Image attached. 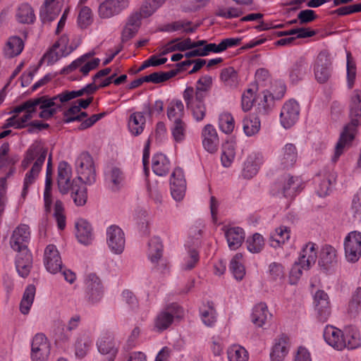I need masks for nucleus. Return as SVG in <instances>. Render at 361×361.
<instances>
[{
	"label": "nucleus",
	"instance_id": "f257e3e1",
	"mask_svg": "<svg viewBox=\"0 0 361 361\" xmlns=\"http://www.w3.org/2000/svg\"><path fill=\"white\" fill-rule=\"evenodd\" d=\"M348 109L350 122L344 127L336 145L334 154L332 157L334 162L337 161L341 155L351 147L357 132V127L361 124L360 90L355 89L351 93Z\"/></svg>",
	"mask_w": 361,
	"mask_h": 361
},
{
	"label": "nucleus",
	"instance_id": "f03ea898",
	"mask_svg": "<svg viewBox=\"0 0 361 361\" xmlns=\"http://www.w3.org/2000/svg\"><path fill=\"white\" fill-rule=\"evenodd\" d=\"M78 177L73 180L91 185L96 180L94 163L92 156L87 152L81 153L75 161Z\"/></svg>",
	"mask_w": 361,
	"mask_h": 361
},
{
	"label": "nucleus",
	"instance_id": "7ed1b4c3",
	"mask_svg": "<svg viewBox=\"0 0 361 361\" xmlns=\"http://www.w3.org/2000/svg\"><path fill=\"white\" fill-rule=\"evenodd\" d=\"M183 97L187 108L190 111L193 118L199 122L206 116L207 108L205 98L197 97L193 94L192 87H187L183 93Z\"/></svg>",
	"mask_w": 361,
	"mask_h": 361
},
{
	"label": "nucleus",
	"instance_id": "20e7f679",
	"mask_svg": "<svg viewBox=\"0 0 361 361\" xmlns=\"http://www.w3.org/2000/svg\"><path fill=\"white\" fill-rule=\"evenodd\" d=\"M301 180L298 177L286 176L274 183L271 192L274 195H282L286 197H292L301 190Z\"/></svg>",
	"mask_w": 361,
	"mask_h": 361
},
{
	"label": "nucleus",
	"instance_id": "39448f33",
	"mask_svg": "<svg viewBox=\"0 0 361 361\" xmlns=\"http://www.w3.org/2000/svg\"><path fill=\"white\" fill-rule=\"evenodd\" d=\"M85 298L92 304L99 302L104 294V288L100 279L94 273H90L85 276Z\"/></svg>",
	"mask_w": 361,
	"mask_h": 361
},
{
	"label": "nucleus",
	"instance_id": "423d86ee",
	"mask_svg": "<svg viewBox=\"0 0 361 361\" xmlns=\"http://www.w3.org/2000/svg\"><path fill=\"white\" fill-rule=\"evenodd\" d=\"M345 256L348 262L354 263L361 257V233L352 231L344 240Z\"/></svg>",
	"mask_w": 361,
	"mask_h": 361
},
{
	"label": "nucleus",
	"instance_id": "0eeeda50",
	"mask_svg": "<svg viewBox=\"0 0 361 361\" xmlns=\"http://www.w3.org/2000/svg\"><path fill=\"white\" fill-rule=\"evenodd\" d=\"M94 55V52H89L83 54L80 57L73 61L70 65L64 67L61 71V74H68L77 68H80V72L83 75H87L90 71L95 69L99 64L100 60L97 58L90 61L87 60Z\"/></svg>",
	"mask_w": 361,
	"mask_h": 361
},
{
	"label": "nucleus",
	"instance_id": "6e6552de",
	"mask_svg": "<svg viewBox=\"0 0 361 361\" xmlns=\"http://www.w3.org/2000/svg\"><path fill=\"white\" fill-rule=\"evenodd\" d=\"M300 114L299 104L295 99H290L283 105L280 114V122L282 126L288 129L298 120Z\"/></svg>",
	"mask_w": 361,
	"mask_h": 361
},
{
	"label": "nucleus",
	"instance_id": "1a4fd4ad",
	"mask_svg": "<svg viewBox=\"0 0 361 361\" xmlns=\"http://www.w3.org/2000/svg\"><path fill=\"white\" fill-rule=\"evenodd\" d=\"M50 353V345L42 334L35 336L32 342L31 359L32 361H47Z\"/></svg>",
	"mask_w": 361,
	"mask_h": 361
},
{
	"label": "nucleus",
	"instance_id": "9d476101",
	"mask_svg": "<svg viewBox=\"0 0 361 361\" xmlns=\"http://www.w3.org/2000/svg\"><path fill=\"white\" fill-rule=\"evenodd\" d=\"M106 242L111 252L121 253L125 247V235L122 229L116 225L109 226L106 230Z\"/></svg>",
	"mask_w": 361,
	"mask_h": 361
},
{
	"label": "nucleus",
	"instance_id": "9b49d317",
	"mask_svg": "<svg viewBox=\"0 0 361 361\" xmlns=\"http://www.w3.org/2000/svg\"><path fill=\"white\" fill-rule=\"evenodd\" d=\"M178 305L171 304L161 311L155 317L154 327L156 331L161 332L167 329L173 322L178 314Z\"/></svg>",
	"mask_w": 361,
	"mask_h": 361
},
{
	"label": "nucleus",
	"instance_id": "f8f14e48",
	"mask_svg": "<svg viewBox=\"0 0 361 361\" xmlns=\"http://www.w3.org/2000/svg\"><path fill=\"white\" fill-rule=\"evenodd\" d=\"M128 6L129 0H105L99 6V16L102 18H109L118 15Z\"/></svg>",
	"mask_w": 361,
	"mask_h": 361
},
{
	"label": "nucleus",
	"instance_id": "ddd939ff",
	"mask_svg": "<svg viewBox=\"0 0 361 361\" xmlns=\"http://www.w3.org/2000/svg\"><path fill=\"white\" fill-rule=\"evenodd\" d=\"M72 168L66 161H61L58 166L57 185L59 192L67 194L73 185V180L71 181Z\"/></svg>",
	"mask_w": 361,
	"mask_h": 361
},
{
	"label": "nucleus",
	"instance_id": "4468645a",
	"mask_svg": "<svg viewBox=\"0 0 361 361\" xmlns=\"http://www.w3.org/2000/svg\"><path fill=\"white\" fill-rule=\"evenodd\" d=\"M30 228L26 224L19 225L13 232L10 244L15 251L28 250L27 243L30 239Z\"/></svg>",
	"mask_w": 361,
	"mask_h": 361
},
{
	"label": "nucleus",
	"instance_id": "2eb2a0df",
	"mask_svg": "<svg viewBox=\"0 0 361 361\" xmlns=\"http://www.w3.org/2000/svg\"><path fill=\"white\" fill-rule=\"evenodd\" d=\"M315 310L319 321L325 322L331 314V307L329 295L324 290H317L314 296Z\"/></svg>",
	"mask_w": 361,
	"mask_h": 361
},
{
	"label": "nucleus",
	"instance_id": "dca6fc26",
	"mask_svg": "<svg viewBox=\"0 0 361 361\" xmlns=\"http://www.w3.org/2000/svg\"><path fill=\"white\" fill-rule=\"evenodd\" d=\"M337 255L334 247L325 245L321 250L318 264L325 273L332 271L337 265Z\"/></svg>",
	"mask_w": 361,
	"mask_h": 361
},
{
	"label": "nucleus",
	"instance_id": "f3484780",
	"mask_svg": "<svg viewBox=\"0 0 361 361\" xmlns=\"http://www.w3.org/2000/svg\"><path fill=\"white\" fill-rule=\"evenodd\" d=\"M331 61L328 55L321 52L317 59L314 66V75L319 83H325L331 77Z\"/></svg>",
	"mask_w": 361,
	"mask_h": 361
},
{
	"label": "nucleus",
	"instance_id": "a211bd4d",
	"mask_svg": "<svg viewBox=\"0 0 361 361\" xmlns=\"http://www.w3.org/2000/svg\"><path fill=\"white\" fill-rule=\"evenodd\" d=\"M46 269L51 274H56L62 269V261L57 248L54 245L47 246L44 254Z\"/></svg>",
	"mask_w": 361,
	"mask_h": 361
},
{
	"label": "nucleus",
	"instance_id": "6ab92c4d",
	"mask_svg": "<svg viewBox=\"0 0 361 361\" xmlns=\"http://www.w3.org/2000/svg\"><path fill=\"white\" fill-rule=\"evenodd\" d=\"M40 98L49 103V106L45 107L44 110L41 111L39 114V117L45 120H48L51 118L57 112L58 109H61V106L59 104L56 105L55 100L59 99L61 103L71 100L67 91H64L53 97H49L47 95H43L41 96Z\"/></svg>",
	"mask_w": 361,
	"mask_h": 361
},
{
	"label": "nucleus",
	"instance_id": "aec40b11",
	"mask_svg": "<svg viewBox=\"0 0 361 361\" xmlns=\"http://www.w3.org/2000/svg\"><path fill=\"white\" fill-rule=\"evenodd\" d=\"M148 257L157 269H165L166 265L162 259L163 245L159 238L154 237L148 243Z\"/></svg>",
	"mask_w": 361,
	"mask_h": 361
},
{
	"label": "nucleus",
	"instance_id": "412c9836",
	"mask_svg": "<svg viewBox=\"0 0 361 361\" xmlns=\"http://www.w3.org/2000/svg\"><path fill=\"white\" fill-rule=\"evenodd\" d=\"M63 4V0H44L39 13L43 23L55 20L61 11Z\"/></svg>",
	"mask_w": 361,
	"mask_h": 361
},
{
	"label": "nucleus",
	"instance_id": "4be33fe9",
	"mask_svg": "<svg viewBox=\"0 0 361 361\" xmlns=\"http://www.w3.org/2000/svg\"><path fill=\"white\" fill-rule=\"evenodd\" d=\"M324 338L326 343L337 350L345 348L343 331L335 326L327 325L324 330Z\"/></svg>",
	"mask_w": 361,
	"mask_h": 361
},
{
	"label": "nucleus",
	"instance_id": "5701e85b",
	"mask_svg": "<svg viewBox=\"0 0 361 361\" xmlns=\"http://www.w3.org/2000/svg\"><path fill=\"white\" fill-rule=\"evenodd\" d=\"M309 63L304 58H300L288 69V78L292 84H298L310 72Z\"/></svg>",
	"mask_w": 361,
	"mask_h": 361
},
{
	"label": "nucleus",
	"instance_id": "b1692460",
	"mask_svg": "<svg viewBox=\"0 0 361 361\" xmlns=\"http://www.w3.org/2000/svg\"><path fill=\"white\" fill-rule=\"evenodd\" d=\"M317 245L312 242L306 243L302 248L298 258L305 270H308L314 265L317 259Z\"/></svg>",
	"mask_w": 361,
	"mask_h": 361
},
{
	"label": "nucleus",
	"instance_id": "393cba45",
	"mask_svg": "<svg viewBox=\"0 0 361 361\" xmlns=\"http://www.w3.org/2000/svg\"><path fill=\"white\" fill-rule=\"evenodd\" d=\"M47 154V148L44 147L39 143H34L30 146L25 152V157L21 161V167L25 170L33 161H38L41 156L44 157L43 164L45 161Z\"/></svg>",
	"mask_w": 361,
	"mask_h": 361
},
{
	"label": "nucleus",
	"instance_id": "a878e982",
	"mask_svg": "<svg viewBox=\"0 0 361 361\" xmlns=\"http://www.w3.org/2000/svg\"><path fill=\"white\" fill-rule=\"evenodd\" d=\"M202 145L204 148L210 153L218 149L219 137L214 127L211 124L206 125L202 131Z\"/></svg>",
	"mask_w": 361,
	"mask_h": 361
},
{
	"label": "nucleus",
	"instance_id": "bb28decb",
	"mask_svg": "<svg viewBox=\"0 0 361 361\" xmlns=\"http://www.w3.org/2000/svg\"><path fill=\"white\" fill-rule=\"evenodd\" d=\"M289 348V338L286 335L282 334L275 340L272 347L270 358L271 361H282L288 354Z\"/></svg>",
	"mask_w": 361,
	"mask_h": 361
},
{
	"label": "nucleus",
	"instance_id": "cd10ccee",
	"mask_svg": "<svg viewBox=\"0 0 361 361\" xmlns=\"http://www.w3.org/2000/svg\"><path fill=\"white\" fill-rule=\"evenodd\" d=\"M298 157V149L294 144H286L281 151L280 164L283 169L293 167Z\"/></svg>",
	"mask_w": 361,
	"mask_h": 361
},
{
	"label": "nucleus",
	"instance_id": "c85d7f7f",
	"mask_svg": "<svg viewBox=\"0 0 361 361\" xmlns=\"http://www.w3.org/2000/svg\"><path fill=\"white\" fill-rule=\"evenodd\" d=\"M97 348L100 353L109 355L108 361L114 360L118 350L115 346V342L112 335L106 334L102 336L97 342Z\"/></svg>",
	"mask_w": 361,
	"mask_h": 361
},
{
	"label": "nucleus",
	"instance_id": "c756f323",
	"mask_svg": "<svg viewBox=\"0 0 361 361\" xmlns=\"http://www.w3.org/2000/svg\"><path fill=\"white\" fill-rule=\"evenodd\" d=\"M219 80L222 85L228 90H234L239 84V77L237 71L229 66L221 70Z\"/></svg>",
	"mask_w": 361,
	"mask_h": 361
},
{
	"label": "nucleus",
	"instance_id": "7c9ffc66",
	"mask_svg": "<svg viewBox=\"0 0 361 361\" xmlns=\"http://www.w3.org/2000/svg\"><path fill=\"white\" fill-rule=\"evenodd\" d=\"M16 267L19 275L23 278L28 276L32 267V255L29 250L18 251Z\"/></svg>",
	"mask_w": 361,
	"mask_h": 361
},
{
	"label": "nucleus",
	"instance_id": "2f4dec72",
	"mask_svg": "<svg viewBox=\"0 0 361 361\" xmlns=\"http://www.w3.org/2000/svg\"><path fill=\"white\" fill-rule=\"evenodd\" d=\"M240 38H226L219 44L209 43L202 47L204 55L207 56L210 52L221 53L228 48L238 46L240 44Z\"/></svg>",
	"mask_w": 361,
	"mask_h": 361
},
{
	"label": "nucleus",
	"instance_id": "473e14b6",
	"mask_svg": "<svg viewBox=\"0 0 361 361\" xmlns=\"http://www.w3.org/2000/svg\"><path fill=\"white\" fill-rule=\"evenodd\" d=\"M76 237L84 245H89L93 239L91 225L85 219H79L75 224Z\"/></svg>",
	"mask_w": 361,
	"mask_h": 361
},
{
	"label": "nucleus",
	"instance_id": "72a5a7b5",
	"mask_svg": "<svg viewBox=\"0 0 361 361\" xmlns=\"http://www.w3.org/2000/svg\"><path fill=\"white\" fill-rule=\"evenodd\" d=\"M271 317V314L269 312L266 303L260 302L254 307L251 319L255 326L262 327Z\"/></svg>",
	"mask_w": 361,
	"mask_h": 361
},
{
	"label": "nucleus",
	"instance_id": "f704fd0d",
	"mask_svg": "<svg viewBox=\"0 0 361 361\" xmlns=\"http://www.w3.org/2000/svg\"><path fill=\"white\" fill-rule=\"evenodd\" d=\"M225 236L229 248L235 250L242 245L245 239V233L241 228L233 227L226 231Z\"/></svg>",
	"mask_w": 361,
	"mask_h": 361
},
{
	"label": "nucleus",
	"instance_id": "c9c22d12",
	"mask_svg": "<svg viewBox=\"0 0 361 361\" xmlns=\"http://www.w3.org/2000/svg\"><path fill=\"white\" fill-rule=\"evenodd\" d=\"M260 164L261 159L258 155L255 154L249 155L244 163L243 176L247 179L252 178L257 173Z\"/></svg>",
	"mask_w": 361,
	"mask_h": 361
},
{
	"label": "nucleus",
	"instance_id": "e433bc0d",
	"mask_svg": "<svg viewBox=\"0 0 361 361\" xmlns=\"http://www.w3.org/2000/svg\"><path fill=\"white\" fill-rule=\"evenodd\" d=\"M317 178V192L319 196L324 197L329 194L330 186L335 182V174L330 172H324L322 174H319Z\"/></svg>",
	"mask_w": 361,
	"mask_h": 361
},
{
	"label": "nucleus",
	"instance_id": "4c0bfd02",
	"mask_svg": "<svg viewBox=\"0 0 361 361\" xmlns=\"http://www.w3.org/2000/svg\"><path fill=\"white\" fill-rule=\"evenodd\" d=\"M49 104L46 100L40 98V97L28 99L20 105L15 106L11 111L10 114H14L17 115L23 111H25L29 109H32L35 106H39V109L43 111L45 107H49Z\"/></svg>",
	"mask_w": 361,
	"mask_h": 361
},
{
	"label": "nucleus",
	"instance_id": "58836bf2",
	"mask_svg": "<svg viewBox=\"0 0 361 361\" xmlns=\"http://www.w3.org/2000/svg\"><path fill=\"white\" fill-rule=\"evenodd\" d=\"M24 48V42L17 36L11 37L4 48V54L8 58H13L19 55Z\"/></svg>",
	"mask_w": 361,
	"mask_h": 361
},
{
	"label": "nucleus",
	"instance_id": "ea45409f",
	"mask_svg": "<svg viewBox=\"0 0 361 361\" xmlns=\"http://www.w3.org/2000/svg\"><path fill=\"white\" fill-rule=\"evenodd\" d=\"M213 84V78L209 75H202L197 82L195 88L192 87L193 94L200 98H206Z\"/></svg>",
	"mask_w": 361,
	"mask_h": 361
},
{
	"label": "nucleus",
	"instance_id": "a19ab883",
	"mask_svg": "<svg viewBox=\"0 0 361 361\" xmlns=\"http://www.w3.org/2000/svg\"><path fill=\"white\" fill-rule=\"evenodd\" d=\"M16 16L17 20L23 24L33 23L36 18L33 8L27 3L19 6Z\"/></svg>",
	"mask_w": 361,
	"mask_h": 361
},
{
	"label": "nucleus",
	"instance_id": "79ce46f5",
	"mask_svg": "<svg viewBox=\"0 0 361 361\" xmlns=\"http://www.w3.org/2000/svg\"><path fill=\"white\" fill-rule=\"evenodd\" d=\"M170 169V162L163 154H157L152 158V170L159 176H165Z\"/></svg>",
	"mask_w": 361,
	"mask_h": 361
},
{
	"label": "nucleus",
	"instance_id": "37998d69",
	"mask_svg": "<svg viewBox=\"0 0 361 361\" xmlns=\"http://www.w3.org/2000/svg\"><path fill=\"white\" fill-rule=\"evenodd\" d=\"M84 184V183L73 180V185L71 188V190L72 191V197L74 203L77 206H82L87 202V188Z\"/></svg>",
	"mask_w": 361,
	"mask_h": 361
},
{
	"label": "nucleus",
	"instance_id": "c03bdc74",
	"mask_svg": "<svg viewBox=\"0 0 361 361\" xmlns=\"http://www.w3.org/2000/svg\"><path fill=\"white\" fill-rule=\"evenodd\" d=\"M343 340L345 343V348L355 349L360 345V334L358 330L353 326L346 327L343 331Z\"/></svg>",
	"mask_w": 361,
	"mask_h": 361
},
{
	"label": "nucleus",
	"instance_id": "a18cd8bd",
	"mask_svg": "<svg viewBox=\"0 0 361 361\" xmlns=\"http://www.w3.org/2000/svg\"><path fill=\"white\" fill-rule=\"evenodd\" d=\"M145 118L142 112H135L130 116L128 121V128L134 135H140L145 124Z\"/></svg>",
	"mask_w": 361,
	"mask_h": 361
},
{
	"label": "nucleus",
	"instance_id": "49530a36",
	"mask_svg": "<svg viewBox=\"0 0 361 361\" xmlns=\"http://www.w3.org/2000/svg\"><path fill=\"white\" fill-rule=\"evenodd\" d=\"M184 116V105L180 100H173L167 108V116L172 121H183Z\"/></svg>",
	"mask_w": 361,
	"mask_h": 361
},
{
	"label": "nucleus",
	"instance_id": "de8ad7c7",
	"mask_svg": "<svg viewBox=\"0 0 361 361\" xmlns=\"http://www.w3.org/2000/svg\"><path fill=\"white\" fill-rule=\"evenodd\" d=\"M179 71L180 69L175 68L167 72H154L148 75H145L144 80H145V82L159 84L176 76L179 73Z\"/></svg>",
	"mask_w": 361,
	"mask_h": 361
},
{
	"label": "nucleus",
	"instance_id": "09e8293b",
	"mask_svg": "<svg viewBox=\"0 0 361 361\" xmlns=\"http://www.w3.org/2000/svg\"><path fill=\"white\" fill-rule=\"evenodd\" d=\"M290 238V230L286 226H281L275 230L270 236V245L273 247H280Z\"/></svg>",
	"mask_w": 361,
	"mask_h": 361
},
{
	"label": "nucleus",
	"instance_id": "8fccbe9b",
	"mask_svg": "<svg viewBox=\"0 0 361 361\" xmlns=\"http://www.w3.org/2000/svg\"><path fill=\"white\" fill-rule=\"evenodd\" d=\"M106 180L113 190H117L124 180L123 173L116 167L106 173Z\"/></svg>",
	"mask_w": 361,
	"mask_h": 361
},
{
	"label": "nucleus",
	"instance_id": "3c124183",
	"mask_svg": "<svg viewBox=\"0 0 361 361\" xmlns=\"http://www.w3.org/2000/svg\"><path fill=\"white\" fill-rule=\"evenodd\" d=\"M35 291L36 288L34 285H29L26 288L20 304V310L23 314H26L29 312L35 298Z\"/></svg>",
	"mask_w": 361,
	"mask_h": 361
},
{
	"label": "nucleus",
	"instance_id": "603ef678",
	"mask_svg": "<svg viewBox=\"0 0 361 361\" xmlns=\"http://www.w3.org/2000/svg\"><path fill=\"white\" fill-rule=\"evenodd\" d=\"M192 22L188 20H178L165 25L162 30L166 32H174L183 30V32L192 33L197 28L198 25L191 26Z\"/></svg>",
	"mask_w": 361,
	"mask_h": 361
},
{
	"label": "nucleus",
	"instance_id": "864d4df0",
	"mask_svg": "<svg viewBox=\"0 0 361 361\" xmlns=\"http://www.w3.org/2000/svg\"><path fill=\"white\" fill-rule=\"evenodd\" d=\"M243 130L246 135L252 136L260 129V121L257 116L246 117L243 121Z\"/></svg>",
	"mask_w": 361,
	"mask_h": 361
},
{
	"label": "nucleus",
	"instance_id": "5fc2aeb1",
	"mask_svg": "<svg viewBox=\"0 0 361 361\" xmlns=\"http://www.w3.org/2000/svg\"><path fill=\"white\" fill-rule=\"evenodd\" d=\"M242 259L243 255L238 253L233 257L230 263V269L237 280H242L245 274Z\"/></svg>",
	"mask_w": 361,
	"mask_h": 361
},
{
	"label": "nucleus",
	"instance_id": "6e6d98bb",
	"mask_svg": "<svg viewBox=\"0 0 361 361\" xmlns=\"http://www.w3.org/2000/svg\"><path fill=\"white\" fill-rule=\"evenodd\" d=\"M228 359L229 361H247L248 353L242 346L233 345L231 346L227 351Z\"/></svg>",
	"mask_w": 361,
	"mask_h": 361
},
{
	"label": "nucleus",
	"instance_id": "4d7b16f0",
	"mask_svg": "<svg viewBox=\"0 0 361 361\" xmlns=\"http://www.w3.org/2000/svg\"><path fill=\"white\" fill-rule=\"evenodd\" d=\"M202 322L207 326H212L216 322V310L213 302H207L200 310Z\"/></svg>",
	"mask_w": 361,
	"mask_h": 361
},
{
	"label": "nucleus",
	"instance_id": "13d9d810",
	"mask_svg": "<svg viewBox=\"0 0 361 361\" xmlns=\"http://www.w3.org/2000/svg\"><path fill=\"white\" fill-rule=\"evenodd\" d=\"M54 216L57 223L58 228L63 230L66 226L65 209L62 201L57 200L54 203Z\"/></svg>",
	"mask_w": 361,
	"mask_h": 361
},
{
	"label": "nucleus",
	"instance_id": "bf43d9fd",
	"mask_svg": "<svg viewBox=\"0 0 361 361\" xmlns=\"http://www.w3.org/2000/svg\"><path fill=\"white\" fill-rule=\"evenodd\" d=\"M247 250L252 253H258L262 250L264 243V238L259 233H255L246 240Z\"/></svg>",
	"mask_w": 361,
	"mask_h": 361
},
{
	"label": "nucleus",
	"instance_id": "052dcab7",
	"mask_svg": "<svg viewBox=\"0 0 361 361\" xmlns=\"http://www.w3.org/2000/svg\"><path fill=\"white\" fill-rule=\"evenodd\" d=\"M235 156V147L231 142H226L222 147L221 161L224 166L228 167Z\"/></svg>",
	"mask_w": 361,
	"mask_h": 361
},
{
	"label": "nucleus",
	"instance_id": "680f3d73",
	"mask_svg": "<svg viewBox=\"0 0 361 361\" xmlns=\"http://www.w3.org/2000/svg\"><path fill=\"white\" fill-rule=\"evenodd\" d=\"M219 126L220 129L226 134L233 132L235 126L234 119L229 113H223L219 116Z\"/></svg>",
	"mask_w": 361,
	"mask_h": 361
},
{
	"label": "nucleus",
	"instance_id": "e2e57ef3",
	"mask_svg": "<svg viewBox=\"0 0 361 361\" xmlns=\"http://www.w3.org/2000/svg\"><path fill=\"white\" fill-rule=\"evenodd\" d=\"M187 125L183 121L173 122L171 128V133L176 142H182L185 137Z\"/></svg>",
	"mask_w": 361,
	"mask_h": 361
},
{
	"label": "nucleus",
	"instance_id": "0e129e2a",
	"mask_svg": "<svg viewBox=\"0 0 361 361\" xmlns=\"http://www.w3.org/2000/svg\"><path fill=\"white\" fill-rule=\"evenodd\" d=\"M43 158L44 157L41 156L38 161H35L31 169L25 174L24 179L25 184L32 185L35 181L43 165Z\"/></svg>",
	"mask_w": 361,
	"mask_h": 361
},
{
	"label": "nucleus",
	"instance_id": "69168bd1",
	"mask_svg": "<svg viewBox=\"0 0 361 361\" xmlns=\"http://www.w3.org/2000/svg\"><path fill=\"white\" fill-rule=\"evenodd\" d=\"M91 339L86 336L80 337L75 344V355L78 357H83L86 355L92 345Z\"/></svg>",
	"mask_w": 361,
	"mask_h": 361
},
{
	"label": "nucleus",
	"instance_id": "338daca9",
	"mask_svg": "<svg viewBox=\"0 0 361 361\" xmlns=\"http://www.w3.org/2000/svg\"><path fill=\"white\" fill-rule=\"evenodd\" d=\"M255 90L253 88H248L243 92L241 99V106L244 111H248L253 106L255 100Z\"/></svg>",
	"mask_w": 361,
	"mask_h": 361
},
{
	"label": "nucleus",
	"instance_id": "774afa93",
	"mask_svg": "<svg viewBox=\"0 0 361 361\" xmlns=\"http://www.w3.org/2000/svg\"><path fill=\"white\" fill-rule=\"evenodd\" d=\"M78 23L81 28H85L92 23V11L90 8L84 6L80 9Z\"/></svg>",
	"mask_w": 361,
	"mask_h": 361
}]
</instances>
